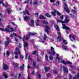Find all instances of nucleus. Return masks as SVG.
<instances>
[{
  "label": "nucleus",
  "mask_w": 79,
  "mask_h": 79,
  "mask_svg": "<svg viewBox=\"0 0 79 79\" xmlns=\"http://www.w3.org/2000/svg\"><path fill=\"white\" fill-rule=\"evenodd\" d=\"M39 18L40 19H46V17L43 16V15H41L39 17Z\"/></svg>",
  "instance_id": "7c9ffc66"
},
{
  "label": "nucleus",
  "mask_w": 79,
  "mask_h": 79,
  "mask_svg": "<svg viewBox=\"0 0 79 79\" xmlns=\"http://www.w3.org/2000/svg\"><path fill=\"white\" fill-rule=\"evenodd\" d=\"M54 12H52V15L53 16H55V13H56L57 15L59 16H60V15H61V13L56 10H54Z\"/></svg>",
  "instance_id": "6e6552de"
},
{
  "label": "nucleus",
  "mask_w": 79,
  "mask_h": 79,
  "mask_svg": "<svg viewBox=\"0 0 79 79\" xmlns=\"http://www.w3.org/2000/svg\"><path fill=\"white\" fill-rule=\"evenodd\" d=\"M44 69L45 71H46V72H48V71L50 69V67H45Z\"/></svg>",
  "instance_id": "393cba45"
},
{
  "label": "nucleus",
  "mask_w": 79,
  "mask_h": 79,
  "mask_svg": "<svg viewBox=\"0 0 79 79\" xmlns=\"http://www.w3.org/2000/svg\"><path fill=\"white\" fill-rule=\"evenodd\" d=\"M31 68V65L28 64L27 66V68L28 69H29V68Z\"/></svg>",
  "instance_id": "8fccbe9b"
},
{
  "label": "nucleus",
  "mask_w": 79,
  "mask_h": 79,
  "mask_svg": "<svg viewBox=\"0 0 79 79\" xmlns=\"http://www.w3.org/2000/svg\"><path fill=\"white\" fill-rule=\"evenodd\" d=\"M53 71L54 74H56V70H53Z\"/></svg>",
  "instance_id": "e2e57ef3"
},
{
  "label": "nucleus",
  "mask_w": 79,
  "mask_h": 79,
  "mask_svg": "<svg viewBox=\"0 0 79 79\" xmlns=\"http://www.w3.org/2000/svg\"><path fill=\"white\" fill-rule=\"evenodd\" d=\"M64 16L63 15H62L60 17V18L61 19H64Z\"/></svg>",
  "instance_id": "09e8293b"
},
{
  "label": "nucleus",
  "mask_w": 79,
  "mask_h": 79,
  "mask_svg": "<svg viewBox=\"0 0 79 79\" xmlns=\"http://www.w3.org/2000/svg\"><path fill=\"white\" fill-rule=\"evenodd\" d=\"M20 57L22 59H23V58H24V56H23V55H20Z\"/></svg>",
  "instance_id": "49530a36"
},
{
  "label": "nucleus",
  "mask_w": 79,
  "mask_h": 79,
  "mask_svg": "<svg viewBox=\"0 0 79 79\" xmlns=\"http://www.w3.org/2000/svg\"><path fill=\"white\" fill-rule=\"evenodd\" d=\"M27 55H28L27 54H26L25 59H27Z\"/></svg>",
  "instance_id": "69168bd1"
},
{
  "label": "nucleus",
  "mask_w": 79,
  "mask_h": 79,
  "mask_svg": "<svg viewBox=\"0 0 79 79\" xmlns=\"http://www.w3.org/2000/svg\"><path fill=\"white\" fill-rule=\"evenodd\" d=\"M63 42L65 44H67V42H66V40H63Z\"/></svg>",
  "instance_id": "58836bf2"
},
{
  "label": "nucleus",
  "mask_w": 79,
  "mask_h": 79,
  "mask_svg": "<svg viewBox=\"0 0 79 79\" xmlns=\"http://www.w3.org/2000/svg\"><path fill=\"white\" fill-rule=\"evenodd\" d=\"M35 15L36 17H38V16L39 15V13H35Z\"/></svg>",
  "instance_id": "79ce46f5"
},
{
  "label": "nucleus",
  "mask_w": 79,
  "mask_h": 79,
  "mask_svg": "<svg viewBox=\"0 0 79 79\" xmlns=\"http://www.w3.org/2000/svg\"><path fill=\"white\" fill-rule=\"evenodd\" d=\"M13 35H14V36H17V35H16V33H13V35H11L10 36V37H13Z\"/></svg>",
  "instance_id": "e433bc0d"
},
{
  "label": "nucleus",
  "mask_w": 79,
  "mask_h": 79,
  "mask_svg": "<svg viewBox=\"0 0 79 79\" xmlns=\"http://www.w3.org/2000/svg\"><path fill=\"white\" fill-rule=\"evenodd\" d=\"M69 18V16H67L65 17V21L61 20H57V23H61L62 25H63V26L62 27L63 29H65V30H70V28H69V27H67L66 25L64 24L65 23H68V22L69 21V20L68 19Z\"/></svg>",
  "instance_id": "f257e3e1"
},
{
  "label": "nucleus",
  "mask_w": 79,
  "mask_h": 79,
  "mask_svg": "<svg viewBox=\"0 0 79 79\" xmlns=\"http://www.w3.org/2000/svg\"><path fill=\"white\" fill-rule=\"evenodd\" d=\"M70 16L71 17H72V18H74V15H72V14H70Z\"/></svg>",
  "instance_id": "bf43d9fd"
},
{
  "label": "nucleus",
  "mask_w": 79,
  "mask_h": 79,
  "mask_svg": "<svg viewBox=\"0 0 79 79\" xmlns=\"http://www.w3.org/2000/svg\"><path fill=\"white\" fill-rule=\"evenodd\" d=\"M33 66L34 68H37L39 67V65H36V63H35V62H33Z\"/></svg>",
  "instance_id": "412c9836"
},
{
  "label": "nucleus",
  "mask_w": 79,
  "mask_h": 79,
  "mask_svg": "<svg viewBox=\"0 0 79 79\" xmlns=\"http://www.w3.org/2000/svg\"><path fill=\"white\" fill-rule=\"evenodd\" d=\"M73 9H74L71 10L72 12L74 14H76V7H73Z\"/></svg>",
  "instance_id": "4468645a"
},
{
  "label": "nucleus",
  "mask_w": 79,
  "mask_h": 79,
  "mask_svg": "<svg viewBox=\"0 0 79 79\" xmlns=\"http://www.w3.org/2000/svg\"><path fill=\"white\" fill-rule=\"evenodd\" d=\"M40 57H38L37 58V60L38 61H39V62H40Z\"/></svg>",
  "instance_id": "37998d69"
},
{
  "label": "nucleus",
  "mask_w": 79,
  "mask_h": 79,
  "mask_svg": "<svg viewBox=\"0 0 79 79\" xmlns=\"http://www.w3.org/2000/svg\"><path fill=\"white\" fill-rule=\"evenodd\" d=\"M19 64L17 63L15 64V68H17V69L18 68V65Z\"/></svg>",
  "instance_id": "c9c22d12"
},
{
  "label": "nucleus",
  "mask_w": 79,
  "mask_h": 79,
  "mask_svg": "<svg viewBox=\"0 0 79 79\" xmlns=\"http://www.w3.org/2000/svg\"><path fill=\"white\" fill-rule=\"evenodd\" d=\"M45 59L46 61H48V56H47V55H46L45 56Z\"/></svg>",
  "instance_id": "72a5a7b5"
},
{
  "label": "nucleus",
  "mask_w": 79,
  "mask_h": 79,
  "mask_svg": "<svg viewBox=\"0 0 79 79\" xmlns=\"http://www.w3.org/2000/svg\"><path fill=\"white\" fill-rule=\"evenodd\" d=\"M29 38H30V37H29V36H27L26 37V40H29Z\"/></svg>",
  "instance_id": "c03bdc74"
},
{
  "label": "nucleus",
  "mask_w": 79,
  "mask_h": 79,
  "mask_svg": "<svg viewBox=\"0 0 79 79\" xmlns=\"http://www.w3.org/2000/svg\"><path fill=\"white\" fill-rule=\"evenodd\" d=\"M3 68L5 70H7L8 69V65L6 64H4L3 65Z\"/></svg>",
  "instance_id": "ddd939ff"
},
{
  "label": "nucleus",
  "mask_w": 79,
  "mask_h": 79,
  "mask_svg": "<svg viewBox=\"0 0 79 79\" xmlns=\"http://www.w3.org/2000/svg\"><path fill=\"white\" fill-rule=\"evenodd\" d=\"M62 48L64 50H66V51L67 50H69V49H68V47L64 45H62Z\"/></svg>",
  "instance_id": "2eb2a0df"
},
{
  "label": "nucleus",
  "mask_w": 79,
  "mask_h": 79,
  "mask_svg": "<svg viewBox=\"0 0 79 79\" xmlns=\"http://www.w3.org/2000/svg\"><path fill=\"white\" fill-rule=\"evenodd\" d=\"M51 76V75H50V73H48L47 74V76L48 77H50V76Z\"/></svg>",
  "instance_id": "de8ad7c7"
},
{
  "label": "nucleus",
  "mask_w": 79,
  "mask_h": 79,
  "mask_svg": "<svg viewBox=\"0 0 79 79\" xmlns=\"http://www.w3.org/2000/svg\"><path fill=\"white\" fill-rule=\"evenodd\" d=\"M21 74L19 73V77H18V79H19V77H21Z\"/></svg>",
  "instance_id": "5fc2aeb1"
},
{
  "label": "nucleus",
  "mask_w": 79,
  "mask_h": 79,
  "mask_svg": "<svg viewBox=\"0 0 79 79\" xmlns=\"http://www.w3.org/2000/svg\"><path fill=\"white\" fill-rule=\"evenodd\" d=\"M45 27L46 28L45 30V31L46 32H47V33H48H48L50 32L48 31L50 30V28H49V27H48V26L47 25L45 26Z\"/></svg>",
  "instance_id": "9d476101"
},
{
  "label": "nucleus",
  "mask_w": 79,
  "mask_h": 79,
  "mask_svg": "<svg viewBox=\"0 0 79 79\" xmlns=\"http://www.w3.org/2000/svg\"><path fill=\"white\" fill-rule=\"evenodd\" d=\"M23 13L24 14V15H26V13H27L28 15H30V14H29V12L27 10H26V12L25 11H23Z\"/></svg>",
  "instance_id": "bb28decb"
},
{
  "label": "nucleus",
  "mask_w": 79,
  "mask_h": 79,
  "mask_svg": "<svg viewBox=\"0 0 79 79\" xmlns=\"http://www.w3.org/2000/svg\"><path fill=\"white\" fill-rule=\"evenodd\" d=\"M37 33H29L28 34L29 36H32V35H35V34H36Z\"/></svg>",
  "instance_id": "a211bd4d"
},
{
  "label": "nucleus",
  "mask_w": 79,
  "mask_h": 79,
  "mask_svg": "<svg viewBox=\"0 0 79 79\" xmlns=\"http://www.w3.org/2000/svg\"><path fill=\"white\" fill-rule=\"evenodd\" d=\"M69 37L70 38V39L71 41H73L74 40H75V38H74V35H70L69 36Z\"/></svg>",
  "instance_id": "9b49d317"
},
{
  "label": "nucleus",
  "mask_w": 79,
  "mask_h": 79,
  "mask_svg": "<svg viewBox=\"0 0 79 79\" xmlns=\"http://www.w3.org/2000/svg\"><path fill=\"white\" fill-rule=\"evenodd\" d=\"M10 76L12 77V76H13V73H11L10 74Z\"/></svg>",
  "instance_id": "774afa93"
},
{
  "label": "nucleus",
  "mask_w": 79,
  "mask_h": 79,
  "mask_svg": "<svg viewBox=\"0 0 79 79\" xmlns=\"http://www.w3.org/2000/svg\"><path fill=\"white\" fill-rule=\"evenodd\" d=\"M28 59H29V60H30V61H32V59L31 58H30V56H29Z\"/></svg>",
  "instance_id": "ea45409f"
},
{
  "label": "nucleus",
  "mask_w": 79,
  "mask_h": 79,
  "mask_svg": "<svg viewBox=\"0 0 79 79\" xmlns=\"http://www.w3.org/2000/svg\"><path fill=\"white\" fill-rule=\"evenodd\" d=\"M35 53H36V56H38L39 55L38 54V52H37L36 50H35L33 52L32 54H33V55H34L35 54Z\"/></svg>",
  "instance_id": "5701e85b"
},
{
  "label": "nucleus",
  "mask_w": 79,
  "mask_h": 79,
  "mask_svg": "<svg viewBox=\"0 0 79 79\" xmlns=\"http://www.w3.org/2000/svg\"><path fill=\"white\" fill-rule=\"evenodd\" d=\"M52 55H50V56L49 57V60H51V61H52L53 60V56H52Z\"/></svg>",
  "instance_id": "473e14b6"
},
{
  "label": "nucleus",
  "mask_w": 79,
  "mask_h": 79,
  "mask_svg": "<svg viewBox=\"0 0 79 79\" xmlns=\"http://www.w3.org/2000/svg\"><path fill=\"white\" fill-rule=\"evenodd\" d=\"M38 77L39 79H40V77H41V75L40 74H39L38 75Z\"/></svg>",
  "instance_id": "603ef678"
},
{
  "label": "nucleus",
  "mask_w": 79,
  "mask_h": 79,
  "mask_svg": "<svg viewBox=\"0 0 79 79\" xmlns=\"http://www.w3.org/2000/svg\"><path fill=\"white\" fill-rule=\"evenodd\" d=\"M39 19H37V20L36 21L35 25L37 26H38L39 25Z\"/></svg>",
  "instance_id": "a878e982"
},
{
  "label": "nucleus",
  "mask_w": 79,
  "mask_h": 79,
  "mask_svg": "<svg viewBox=\"0 0 79 79\" xmlns=\"http://www.w3.org/2000/svg\"><path fill=\"white\" fill-rule=\"evenodd\" d=\"M29 2V0H27L26 1H25L24 2V3H27L28 2Z\"/></svg>",
  "instance_id": "864d4df0"
},
{
  "label": "nucleus",
  "mask_w": 79,
  "mask_h": 79,
  "mask_svg": "<svg viewBox=\"0 0 79 79\" xmlns=\"http://www.w3.org/2000/svg\"><path fill=\"white\" fill-rule=\"evenodd\" d=\"M64 6L65 7L64 8V10H65V11H66L68 13H69L70 11H69V10L68 8V6H67L66 3H65L64 4Z\"/></svg>",
  "instance_id": "0eeeda50"
},
{
  "label": "nucleus",
  "mask_w": 79,
  "mask_h": 79,
  "mask_svg": "<svg viewBox=\"0 0 79 79\" xmlns=\"http://www.w3.org/2000/svg\"><path fill=\"white\" fill-rule=\"evenodd\" d=\"M6 11L9 14H10L11 12V10L10 9H7Z\"/></svg>",
  "instance_id": "c756f323"
},
{
  "label": "nucleus",
  "mask_w": 79,
  "mask_h": 79,
  "mask_svg": "<svg viewBox=\"0 0 79 79\" xmlns=\"http://www.w3.org/2000/svg\"><path fill=\"white\" fill-rule=\"evenodd\" d=\"M56 58L58 60V61L59 62H60V63H62L63 64H65V65L67 64H69L70 68H74V66L72 65V63L70 62L69 61H67L66 62L62 59H60V57H59V55L58 54H56Z\"/></svg>",
  "instance_id": "f03ea898"
},
{
  "label": "nucleus",
  "mask_w": 79,
  "mask_h": 79,
  "mask_svg": "<svg viewBox=\"0 0 79 79\" xmlns=\"http://www.w3.org/2000/svg\"><path fill=\"white\" fill-rule=\"evenodd\" d=\"M3 0H2L1 1H0V3L1 4H2L3 6H4L5 7H6V6H8V4L7 3H6L5 5L3 4Z\"/></svg>",
  "instance_id": "f8f14e48"
},
{
  "label": "nucleus",
  "mask_w": 79,
  "mask_h": 79,
  "mask_svg": "<svg viewBox=\"0 0 79 79\" xmlns=\"http://www.w3.org/2000/svg\"><path fill=\"white\" fill-rule=\"evenodd\" d=\"M68 68L66 67H64V73H66V74L68 73Z\"/></svg>",
  "instance_id": "6ab92c4d"
},
{
  "label": "nucleus",
  "mask_w": 79,
  "mask_h": 79,
  "mask_svg": "<svg viewBox=\"0 0 79 79\" xmlns=\"http://www.w3.org/2000/svg\"><path fill=\"white\" fill-rule=\"evenodd\" d=\"M50 2H51L52 3H54L55 2V1L53 0H51L50 1Z\"/></svg>",
  "instance_id": "6e6d98bb"
},
{
  "label": "nucleus",
  "mask_w": 79,
  "mask_h": 79,
  "mask_svg": "<svg viewBox=\"0 0 79 79\" xmlns=\"http://www.w3.org/2000/svg\"><path fill=\"white\" fill-rule=\"evenodd\" d=\"M60 4V2L57 1L56 2V5H58Z\"/></svg>",
  "instance_id": "a19ab883"
},
{
  "label": "nucleus",
  "mask_w": 79,
  "mask_h": 79,
  "mask_svg": "<svg viewBox=\"0 0 79 79\" xmlns=\"http://www.w3.org/2000/svg\"><path fill=\"white\" fill-rule=\"evenodd\" d=\"M69 79H71V75L69 74Z\"/></svg>",
  "instance_id": "052dcab7"
},
{
  "label": "nucleus",
  "mask_w": 79,
  "mask_h": 79,
  "mask_svg": "<svg viewBox=\"0 0 79 79\" xmlns=\"http://www.w3.org/2000/svg\"><path fill=\"white\" fill-rule=\"evenodd\" d=\"M74 79H79V74H77L74 78Z\"/></svg>",
  "instance_id": "c85d7f7f"
},
{
  "label": "nucleus",
  "mask_w": 79,
  "mask_h": 79,
  "mask_svg": "<svg viewBox=\"0 0 79 79\" xmlns=\"http://www.w3.org/2000/svg\"><path fill=\"white\" fill-rule=\"evenodd\" d=\"M45 15L47 17H48V18H50L51 17V15L48 13L46 14Z\"/></svg>",
  "instance_id": "f704fd0d"
},
{
  "label": "nucleus",
  "mask_w": 79,
  "mask_h": 79,
  "mask_svg": "<svg viewBox=\"0 0 79 79\" xmlns=\"http://www.w3.org/2000/svg\"><path fill=\"white\" fill-rule=\"evenodd\" d=\"M23 43H24V47H27L28 46V43L27 42H24V41H23Z\"/></svg>",
  "instance_id": "b1692460"
},
{
  "label": "nucleus",
  "mask_w": 79,
  "mask_h": 79,
  "mask_svg": "<svg viewBox=\"0 0 79 79\" xmlns=\"http://www.w3.org/2000/svg\"><path fill=\"white\" fill-rule=\"evenodd\" d=\"M15 51L16 52H11V54L12 55H14V54H15V55H18V53H19V54H20V51L18 48H15Z\"/></svg>",
  "instance_id": "20e7f679"
},
{
  "label": "nucleus",
  "mask_w": 79,
  "mask_h": 79,
  "mask_svg": "<svg viewBox=\"0 0 79 79\" xmlns=\"http://www.w3.org/2000/svg\"><path fill=\"white\" fill-rule=\"evenodd\" d=\"M42 22L43 23H44V24H48V22H47V21H46L45 20H43L42 21Z\"/></svg>",
  "instance_id": "2f4dec72"
},
{
  "label": "nucleus",
  "mask_w": 79,
  "mask_h": 79,
  "mask_svg": "<svg viewBox=\"0 0 79 79\" xmlns=\"http://www.w3.org/2000/svg\"><path fill=\"white\" fill-rule=\"evenodd\" d=\"M50 50L51 51L52 53L50 52H49V53L50 55H54L55 54V50H54V48L53 47H51Z\"/></svg>",
  "instance_id": "39448f33"
},
{
  "label": "nucleus",
  "mask_w": 79,
  "mask_h": 79,
  "mask_svg": "<svg viewBox=\"0 0 79 79\" xmlns=\"http://www.w3.org/2000/svg\"><path fill=\"white\" fill-rule=\"evenodd\" d=\"M11 23L12 24H13V25H14V26H16V24H15L14 23L11 22Z\"/></svg>",
  "instance_id": "0e129e2a"
},
{
  "label": "nucleus",
  "mask_w": 79,
  "mask_h": 79,
  "mask_svg": "<svg viewBox=\"0 0 79 79\" xmlns=\"http://www.w3.org/2000/svg\"><path fill=\"white\" fill-rule=\"evenodd\" d=\"M23 18L24 20H26V21H28L30 19V18L28 16H25L23 17Z\"/></svg>",
  "instance_id": "f3484780"
},
{
  "label": "nucleus",
  "mask_w": 79,
  "mask_h": 79,
  "mask_svg": "<svg viewBox=\"0 0 79 79\" xmlns=\"http://www.w3.org/2000/svg\"><path fill=\"white\" fill-rule=\"evenodd\" d=\"M20 68L21 69V70H23V66H20Z\"/></svg>",
  "instance_id": "a18cd8bd"
},
{
  "label": "nucleus",
  "mask_w": 79,
  "mask_h": 79,
  "mask_svg": "<svg viewBox=\"0 0 79 79\" xmlns=\"http://www.w3.org/2000/svg\"><path fill=\"white\" fill-rule=\"evenodd\" d=\"M6 55H10V52H9L8 51H7Z\"/></svg>",
  "instance_id": "4d7b16f0"
},
{
  "label": "nucleus",
  "mask_w": 79,
  "mask_h": 79,
  "mask_svg": "<svg viewBox=\"0 0 79 79\" xmlns=\"http://www.w3.org/2000/svg\"><path fill=\"white\" fill-rule=\"evenodd\" d=\"M19 48H21V44L20 43H19Z\"/></svg>",
  "instance_id": "13d9d810"
},
{
  "label": "nucleus",
  "mask_w": 79,
  "mask_h": 79,
  "mask_svg": "<svg viewBox=\"0 0 79 79\" xmlns=\"http://www.w3.org/2000/svg\"><path fill=\"white\" fill-rule=\"evenodd\" d=\"M15 57L16 59H17V58H18V56H15Z\"/></svg>",
  "instance_id": "680f3d73"
},
{
  "label": "nucleus",
  "mask_w": 79,
  "mask_h": 79,
  "mask_svg": "<svg viewBox=\"0 0 79 79\" xmlns=\"http://www.w3.org/2000/svg\"><path fill=\"white\" fill-rule=\"evenodd\" d=\"M15 41H16V42H18V39H17V38H15Z\"/></svg>",
  "instance_id": "338daca9"
},
{
  "label": "nucleus",
  "mask_w": 79,
  "mask_h": 79,
  "mask_svg": "<svg viewBox=\"0 0 79 79\" xmlns=\"http://www.w3.org/2000/svg\"><path fill=\"white\" fill-rule=\"evenodd\" d=\"M0 30L2 31H6V32H12L13 31H14V32H15V31H16V30H14V29L11 27V26L10 25L8 26L7 27H6L5 29L0 28Z\"/></svg>",
  "instance_id": "7ed1b4c3"
},
{
  "label": "nucleus",
  "mask_w": 79,
  "mask_h": 79,
  "mask_svg": "<svg viewBox=\"0 0 79 79\" xmlns=\"http://www.w3.org/2000/svg\"><path fill=\"white\" fill-rule=\"evenodd\" d=\"M31 24H29V25L30 26H34V20H31Z\"/></svg>",
  "instance_id": "aec40b11"
},
{
  "label": "nucleus",
  "mask_w": 79,
  "mask_h": 79,
  "mask_svg": "<svg viewBox=\"0 0 79 79\" xmlns=\"http://www.w3.org/2000/svg\"><path fill=\"white\" fill-rule=\"evenodd\" d=\"M3 21V19H1V18H0V25L2 27H4L3 25H2V23H1V22H2Z\"/></svg>",
  "instance_id": "cd10ccee"
},
{
  "label": "nucleus",
  "mask_w": 79,
  "mask_h": 79,
  "mask_svg": "<svg viewBox=\"0 0 79 79\" xmlns=\"http://www.w3.org/2000/svg\"><path fill=\"white\" fill-rule=\"evenodd\" d=\"M55 27L56 30L57 31H60V28H59V27L57 25H55Z\"/></svg>",
  "instance_id": "4be33fe9"
},
{
  "label": "nucleus",
  "mask_w": 79,
  "mask_h": 79,
  "mask_svg": "<svg viewBox=\"0 0 79 79\" xmlns=\"http://www.w3.org/2000/svg\"><path fill=\"white\" fill-rule=\"evenodd\" d=\"M4 77H5V79L8 78V76L6 74V73H5L4 74Z\"/></svg>",
  "instance_id": "4c0bfd02"
},
{
  "label": "nucleus",
  "mask_w": 79,
  "mask_h": 79,
  "mask_svg": "<svg viewBox=\"0 0 79 79\" xmlns=\"http://www.w3.org/2000/svg\"><path fill=\"white\" fill-rule=\"evenodd\" d=\"M37 2L36 1H35L33 2V4L34 5H37Z\"/></svg>",
  "instance_id": "3c124183"
},
{
  "label": "nucleus",
  "mask_w": 79,
  "mask_h": 79,
  "mask_svg": "<svg viewBox=\"0 0 79 79\" xmlns=\"http://www.w3.org/2000/svg\"><path fill=\"white\" fill-rule=\"evenodd\" d=\"M10 43V39L8 37H7V41L5 42V45H7Z\"/></svg>",
  "instance_id": "dca6fc26"
},
{
  "label": "nucleus",
  "mask_w": 79,
  "mask_h": 79,
  "mask_svg": "<svg viewBox=\"0 0 79 79\" xmlns=\"http://www.w3.org/2000/svg\"><path fill=\"white\" fill-rule=\"evenodd\" d=\"M58 36L57 38V41H61L62 38V37H61V33L60 32L58 33Z\"/></svg>",
  "instance_id": "1a4fd4ad"
},
{
  "label": "nucleus",
  "mask_w": 79,
  "mask_h": 79,
  "mask_svg": "<svg viewBox=\"0 0 79 79\" xmlns=\"http://www.w3.org/2000/svg\"><path fill=\"white\" fill-rule=\"evenodd\" d=\"M44 36L43 37V40H42V39H41V40H40L39 41V42H41L42 43H44V42H45V40H46L47 38V36L46 35H45V34H44Z\"/></svg>",
  "instance_id": "423d86ee"
}]
</instances>
